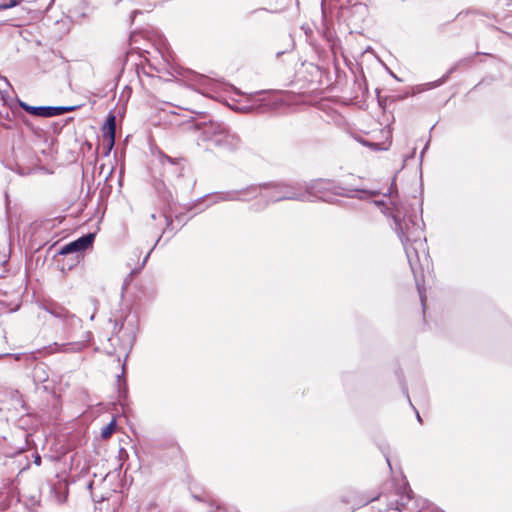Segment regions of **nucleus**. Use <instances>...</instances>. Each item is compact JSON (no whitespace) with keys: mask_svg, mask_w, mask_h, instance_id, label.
<instances>
[{"mask_svg":"<svg viewBox=\"0 0 512 512\" xmlns=\"http://www.w3.org/2000/svg\"><path fill=\"white\" fill-rule=\"evenodd\" d=\"M395 232L397 233L407 256L408 263L414 275L422 305L425 296L421 287L424 267H429L430 259L424 236L422 219L416 215H405L400 218L399 212L393 215Z\"/></svg>","mask_w":512,"mask_h":512,"instance_id":"nucleus-1","label":"nucleus"},{"mask_svg":"<svg viewBox=\"0 0 512 512\" xmlns=\"http://www.w3.org/2000/svg\"><path fill=\"white\" fill-rule=\"evenodd\" d=\"M199 130L198 144L203 145L205 149L215 147L233 151L240 146L239 136L231 132L223 123L211 121L203 124Z\"/></svg>","mask_w":512,"mask_h":512,"instance_id":"nucleus-2","label":"nucleus"},{"mask_svg":"<svg viewBox=\"0 0 512 512\" xmlns=\"http://www.w3.org/2000/svg\"><path fill=\"white\" fill-rule=\"evenodd\" d=\"M267 188L264 190L265 194L272 203L283 200H296L305 202L306 194L301 193V185H289L284 183H266Z\"/></svg>","mask_w":512,"mask_h":512,"instance_id":"nucleus-3","label":"nucleus"},{"mask_svg":"<svg viewBox=\"0 0 512 512\" xmlns=\"http://www.w3.org/2000/svg\"><path fill=\"white\" fill-rule=\"evenodd\" d=\"M40 308L62 322L67 331H72L82 326V320L79 317L55 301H44L40 304Z\"/></svg>","mask_w":512,"mask_h":512,"instance_id":"nucleus-4","label":"nucleus"},{"mask_svg":"<svg viewBox=\"0 0 512 512\" xmlns=\"http://www.w3.org/2000/svg\"><path fill=\"white\" fill-rule=\"evenodd\" d=\"M267 187V184L250 185L240 190H231L215 194L214 203L220 201H251L260 194V189Z\"/></svg>","mask_w":512,"mask_h":512,"instance_id":"nucleus-5","label":"nucleus"},{"mask_svg":"<svg viewBox=\"0 0 512 512\" xmlns=\"http://www.w3.org/2000/svg\"><path fill=\"white\" fill-rule=\"evenodd\" d=\"M330 182L324 180H315L304 187L301 186V193L306 194L305 201H314L315 199L329 201L327 191L330 189Z\"/></svg>","mask_w":512,"mask_h":512,"instance_id":"nucleus-6","label":"nucleus"},{"mask_svg":"<svg viewBox=\"0 0 512 512\" xmlns=\"http://www.w3.org/2000/svg\"><path fill=\"white\" fill-rule=\"evenodd\" d=\"M410 490L408 491L407 487L404 486L402 490H397L390 496L379 495L377 499L386 498V510H397L401 512L406 508L407 504L411 501Z\"/></svg>","mask_w":512,"mask_h":512,"instance_id":"nucleus-7","label":"nucleus"},{"mask_svg":"<svg viewBox=\"0 0 512 512\" xmlns=\"http://www.w3.org/2000/svg\"><path fill=\"white\" fill-rule=\"evenodd\" d=\"M94 238H95L94 233L85 234V235L79 237L78 239H76L75 241H72L69 244L62 247L60 250V254L68 255V254L75 253V252L76 253L82 252V251L86 250L89 246L92 245Z\"/></svg>","mask_w":512,"mask_h":512,"instance_id":"nucleus-8","label":"nucleus"},{"mask_svg":"<svg viewBox=\"0 0 512 512\" xmlns=\"http://www.w3.org/2000/svg\"><path fill=\"white\" fill-rule=\"evenodd\" d=\"M103 139L105 142V153L107 156L115 145L116 117L110 114L103 125Z\"/></svg>","mask_w":512,"mask_h":512,"instance_id":"nucleus-9","label":"nucleus"},{"mask_svg":"<svg viewBox=\"0 0 512 512\" xmlns=\"http://www.w3.org/2000/svg\"><path fill=\"white\" fill-rule=\"evenodd\" d=\"M265 92H257L254 95H251L249 106L250 109L258 110L260 112L268 111L271 108L272 102L267 97L263 96Z\"/></svg>","mask_w":512,"mask_h":512,"instance_id":"nucleus-10","label":"nucleus"},{"mask_svg":"<svg viewBox=\"0 0 512 512\" xmlns=\"http://www.w3.org/2000/svg\"><path fill=\"white\" fill-rule=\"evenodd\" d=\"M85 344L84 342L75 341V342H68V343H54L49 348L51 352H63V353H71V352H79L84 348Z\"/></svg>","mask_w":512,"mask_h":512,"instance_id":"nucleus-11","label":"nucleus"},{"mask_svg":"<svg viewBox=\"0 0 512 512\" xmlns=\"http://www.w3.org/2000/svg\"><path fill=\"white\" fill-rule=\"evenodd\" d=\"M267 187H262L260 189V194L257 196V197H261L262 200L252 204L250 207H249V210L250 211H253V212H261L263 210H265L267 208V206L272 203L268 197V194H265L264 193V190H266Z\"/></svg>","mask_w":512,"mask_h":512,"instance_id":"nucleus-12","label":"nucleus"},{"mask_svg":"<svg viewBox=\"0 0 512 512\" xmlns=\"http://www.w3.org/2000/svg\"><path fill=\"white\" fill-rule=\"evenodd\" d=\"M76 108L77 106H46L45 118L59 116Z\"/></svg>","mask_w":512,"mask_h":512,"instance_id":"nucleus-13","label":"nucleus"},{"mask_svg":"<svg viewBox=\"0 0 512 512\" xmlns=\"http://www.w3.org/2000/svg\"><path fill=\"white\" fill-rule=\"evenodd\" d=\"M19 106L33 116L45 118L46 106H31L23 101H19Z\"/></svg>","mask_w":512,"mask_h":512,"instance_id":"nucleus-14","label":"nucleus"},{"mask_svg":"<svg viewBox=\"0 0 512 512\" xmlns=\"http://www.w3.org/2000/svg\"><path fill=\"white\" fill-rule=\"evenodd\" d=\"M116 420H111L105 427L101 429V437L103 439H108L116 430Z\"/></svg>","mask_w":512,"mask_h":512,"instance_id":"nucleus-15","label":"nucleus"},{"mask_svg":"<svg viewBox=\"0 0 512 512\" xmlns=\"http://www.w3.org/2000/svg\"><path fill=\"white\" fill-rule=\"evenodd\" d=\"M351 192L353 194H345V195L349 196V197H357L359 199H366V198H370L372 196L377 195L376 191H368V190H355V191H351Z\"/></svg>","mask_w":512,"mask_h":512,"instance_id":"nucleus-16","label":"nucleus"},{"mask_svg":"<svg viewBox=\"0 0 512 512\" xmlns=\"http://www.w3.org/2000/svg\"><path fill=\"white\" fill-rule=\"evenodd\" d=\"M18 5L17 0H0V11L6 10Z\"/></svg>","mask_w":512,"mask_h":512,"instance_id":"nucleus-17","label":"nucleus"},{"mask_svg":"<svg viewBox=\"0 0 512 512\" xmlns=\"http://www.w3.org/2000/svg\"><path fill=\"white\" fill-rule=\"evenodd\" d=\"M418 512H442L437 507H435L433 504L427 503L423 505Z\"/></svg>","mask_w":512,"mask_h":512,"instance_id":"nucleus-18","label":"nucleus"},{"mask_svg":"<svg viewBox=\"0 0 512 512\" xmlns=\"http://www.w3.org/2000/svg\"><path fill=\"white\" fill-rule=\"evenodd\" d=\"M52 493L54 494L57 503H63L65 501L66 495L62 496L55 487L52 488Z\"/></svg>","mask_w":512,"mask_h":512,"instance_id":"nucleus-19","label":"nucleus"},{"mask_svg":"<svg viewBox=\"0 0 512 512\" xmlns=\"http://www.w3.org/2000/svg\"><path fill=\"white\" fill-rule=\"evenodd\" d=\"M450 72H448L446 75L443 76L442 79L436 81V82H432V83H429V87L432 88V87H436V86H439L441 85L447 78H448V75H449Z\"/></svg>","mask_w":512,"mask_h":512,"instance_id":"nucleus-20","label":"nucleus"},{"mask_svg":"<svg viewBox=\"0 0 512 512\" xmlns=\"http://www.w3.org/2000/svg\"><path fill=\"white\" fill-rule=\"evenodd\" d=\"M372 499H365L364 501H360L359 503H357V507H360V506H363V505H366L368 504Z\"/></svg>","mask_w":512,"mask_h":512,"instance_id":"nucleus-21","label":"nucleus"},{"mask_svg":"<svg viewBox=\"0 0 512 512\" xmlns=\"http://www.w3.org/2000/svg\"><path fill=\"white\" fill-rule=\"evenodd\" d=\"M34 463L38 466L41 464V457L39 455L35 457Z\"/></svg>","mask_w":512,"mask_h":512,"instance_id":"nucleus-22","label":"nucleus"},{"mask_svg":"<svg viewBox=\"0 0 512 512\" xmlns=\"http://www.w3.org/2000/svg\"><path fill=\"white\" fill-rule=\"evenodd\" d=\"M165 219L167 222V226H169L172 223V221L170 220V218L168 216H165Z\"/></svg>","mask_w":512,"mask_h":512,"instance_id":"nucleus-23","label":"nucleus"},{"mask_svg":"<svg viewBox=\"0 0 512 512\" xmlns=\"http://www.w3.org/2000/svg\"><path fill=\"white\" fill-rule=\"evenodd\" d=\"M149 255H150V253H148V254L145 256V258H144V260H143V264H145V263H146V261L148 260Z\"/></svg>","mask_w":512,"mask_h":512,"instance_id":"nucleus-24","label":"nucleus"},{"mask_svg":"<svg viewBox=\"0 0 512 512\" xmlns=\"http://www.w3.org/2000/svg\"><path fill=\"white\" fill-rule=\"evenodd\" d=\"M417 420H418L419 422H422L421 416H420V414H419L418 412H417Z\"/></svg>","mask_w":512,"mask_h":512,"instance_id":"nucleus-25","label":"nucleus"},{"mask_svg":"<svg viewBox=\"0 0 512 512\" xmlns=\"http://www.w3.org/2000/svg\"><path fill=\"white\" fill-rule=\"evenodd\" d=\"M3 81H4L5 85L9 86V83L6 78H3Z\"/></svg>","mask_w":512,"mask_h":512,"instance_id":"nucleus-26","label":"nucleus"},{"mask_svg":"<svg viewBox=\"0 0 512 512\" xmlns=\"http://www.w3.org/2000/svg\"><path fill=\"white\" fill-rule=\"evenodd\" d=\"M151 218H152L153 220H155V219H156V215H155L154 213H153V214H151Z\"/></svg>","mask_w":512,"mask_h":512,"instance_id":"nucleus-27","label":"nucleus"},{"mask_svg":"<svg viewBox=\"0 0 512 512\" xmlns=\"http://www.w3.org/2000/svg\"><path fill=\"white\" fill-rule=\"evenodd\" d=\"M166 159H167V161L172 163V159L170 157L166 156Z\"/></svg>","mask_w":512,"mask_h":512,"instance_id":"nucleus-28","label":"nucleus"},{"mask_svg":"<svg viewBox=\"0 0 512 512\" xmlns=\"http://www.w3.org/2000/svg\"><path fill=\"white\" fill-rule=\"evenodd\" d=\"M375 204H376V205H381V204H382V202L375 201Z\"/></svg>","mask_w":512,"mask_h":512,"instance_id":"nucleus-29","label":"nucleus"},{"mask_svg":"<svg viewBox=\"0 0 512 512\" xmlns=\"http://www.w3.org/2000/svg\"><path fill=\"white\" fill-rule=\"evenodd\" d=\"M23 0H17L18 4L21 3Z\"/></svg>","mask_w":512,"mask_h":512,"instance_id":"nucleus-30","label":"nucleus"}]
</instances>
